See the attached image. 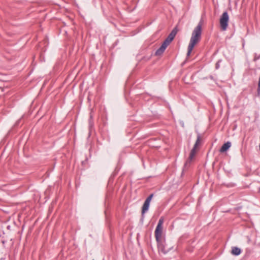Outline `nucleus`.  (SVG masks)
Masks as SVG:
<instances>
[{
  "mask_svg": "<svg viewBox=\"0 0 260 260\" xmlns=\"http://www.w3.org/2000/svg\"><path fill=\"white\" fill-rule=\"evenodd\" d=\"M229 21V14L227 12H224L221 15L219 20L220 26L222 30L225 31L226 30L228 26Z\"/></svg>",
  "mask_w": 260,
  "mask_h": 260,
  "instance_id": "7ed1b4c3",
  "label": "nucleus"
},
{
  "mask_svg": "<svg viewBox=\"0 0 260 260\" xmlns=\"http://www.w3.org/2000/svg\"><path fill=\"white\" fill-rule=\"evenodd\" d=\"M153 197V194H150L145 201L142 208V215H143L148 210L150 202Z\"/></svg>",
  "mask_w": 260,
  "mask_h": 260,
  "instance_id": "20e7f679",
  "label": "nucleus"
},
{
  "mask_svg": "<svg viewBox=\"0 0 260 260\" xmlns=\"http://www.w3.org/2000/svg\"><path fill=\"white\" fill-rule=\"evenodd\" d=\"M178 32L177 27H175L173 28V29L171 31L170 34L169 35L168 37L165 39V41L167 42L168 44H170L171 42L173 40L175 36L176 35Z\"/></svg>",
  "mask_w": 260,
  "mask_h": 260,
  "instance_id": "39448f33",
  "label": "nucleus"
},
{
  "mask_svg": "<svg viewBox=\"0 0 260 260\" xmlns=\"http://www.w3.org/2000/svg\"><path fill=\"white\" fill-rule=\"evenodd\" d=\"M169 45V44L164 41L161 46L156 51L155 55L157 56L161 55Z\"/></svg>",
  "mask_w": 260,
  "mask_h": 260,
  "instance_id": "423d86ee",
  "label": "nucleus"
},
{
  "mask_svg": "<svg viewBox=\"0 0 260 260\" xmlns=\"http://www.w3.org/2000/svg\"><path fill=\"white\" fill-rule=\"evenodd\" d=\"M241 252V249L237 247H233L232 249L231 253L234 255H239Z\"/></svg>",
  "mask_w": 260,
  "mask_h": 260,
  "instance_id": "1a4fd4ad",
  "label": "nucleus"
},
{
  "mask_svg": "<svg viewBox=\"0 0 260 260\" xmlns=\"http://www.w3.org/2000/svg\"><path fill=\"white\" fill-rule=\"evenodd\" d=\"M219 62L218 61L216 64V69H218L219 68Z\"/></svg>",
  "mask_w": 260,
  "mask_h": 260,
  "instance_id": "9b49d317",
  "label": "nucleus"
},
{
  "mask_svg": "<svg viewBox=\"0 0 260 260\" xmlns=\"http://www.w3.org/2000/svg\"><path fill=\"white\" fill-rule=\"evenodd\" d=\"M231 146V143L230 142H227L224 143L220 149V152L222 153L228 150Z\"/></svg>",
  "mask_w": 260,
  "mask_h": 260,
  "instance_id": "0eeeda50",
  "label": "nucleus"
},
{
  "mask_svg": "<svg viewBox=\"0 0 260 260\" xmlns=\"http://www.w3.org/2000/svg\"><path fill=\"white\" fill-rule=\"evenodd\" d=\"M164 221V218L161 217L158 220L157 225L155 230V237L158 244V248L162 253H166L169 248H166L161 242L162 234V224Z\"/></svg>",
  "mask_w": 260,
  "mask_h": 260,
  "instance_id": "f03ea898",
  "label": "nucleus"
},
{
  "mask_svg": "<svg viewBox=\"0 0 260 260\" xmlns=\"http://www.w3.org/2000/svg\"><path fill=\"white\" fill-rule=\"evenodd\" d=\"M200 141H201V136L199 134L198 135L197 139V140L196 141V143H195V144H194V145L193 146V147H194V148H197V147H198V146L200 144Z\"/></svg>",
  "mask_w": 260,
  "mask_h": 260,
  "instance_id": "9d476101",
  "label": "nucleus"
},
{
  "mask_svg": "<svg viewBox=\"0 0 260 260\" xmlns=\"http://www.w3.org/2000/svg\"><path fill=\"white\" fill-rule=\"evenodd\" d=\"M196 149L197 148H194V147H193V148L192 149V150L190 151L189 158L187 159V160L186 161L185 165H187L188 163H189L191 161V160L193 159V158L194 157V156L196 153Z\"/></svg>",
  "mask_w": 260,
  "mask_h": 260,
  "instance_id": "6e6552de",
  "label": "nucleus"
},
{
  "mask_svg": "<svg viewBox=\"0 0 260 260\" xmlns=\"http://www.w3.org/2000/svg\"><path fill=\"white\" fill-rule=\"evenodd\" d=\"M202 22L200 21L193 30L190 41L188 46L187 56H189L194 46L201 40Z\"/></svg>",
  "mask_w": 260,
  "mask_h": 260,
  "instance_id": "f257e3e1",
  "label": "nucleus"
}]
</instances>
